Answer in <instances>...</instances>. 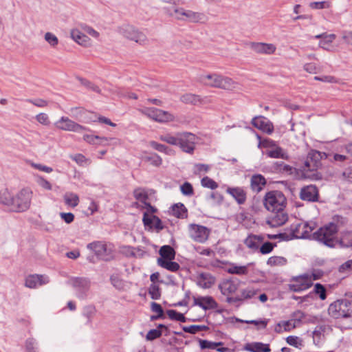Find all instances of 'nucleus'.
Masks as SVG:
<instances>
[{
	"label": "nucleus",
	"instance_id": "obj_1",
	"mask_svg": "<svg viewBox=\"0 0 352 352\" xmlns=\"http://www.w3.org/2000/svg\"><path fill=\"white\" fill-rule=\"evenodd\" d=\"M32 196L33 192L29 188H22L14 195L8 189H3L0 191V204L12 212H23L30 208Z\"/></svg>",
	"mask_w": 352,
	"mask_h": 352
},
{
	"label": "nucleus",
	"instance_id": "obj_2",
	"mask_svg": "<svg viewBox=\"0 0 352 352\" xmlns=\"http://www.w3.org/2000/svg\"><path fill=\"white\" fill-rule=\"evenodd\" d=\"M199 81L206 86L226 90L239 88L238 82L229 77L216 73L202 74L199 76Z\"/></svg>",
	"mask_w": 352,
	"mask_h": 352
},
{
	"label": "nucleus",
	"instance_id": "obj_3",
	"mask_svg": "<svg viewBox=\"0 0 352 352\" xmlns=\"http://www.w3.org/2000/svg\"><path fill=\"white\" fill-rule=\"evenodd\" d=\"M338 228L334 223H329L321 227L318 231L314 233V238L325 245L333 248L336 245V234Z\"/></svg>",
	"mask_w": 352,
	"mask_h": 352
},
{
	"label": "nucleus",
	"instance_id": "obj_4",
	"mask_svg": "<svg viewBox=\"0 0 352 352\" xmlns=\"http://www.w3.org/2000/svg\"><path fill=\"white\" fill-rule=\"evenodd\" d=\"M265 208L270 212L284 210L287 200L280 191L273 190L265 194L263 200Z\"/></svg>",
	"mask_w": 352,
	"mask_h": 352
},
{
	"label": "nucleus",
	"instance_id": "obj_5",
	"mask_svg": "<svg viewBox=\"0 0 352 352\" xmlns=\"http://www.w3.org/2000/svg\"><path fill=\"white\" fill-rule=\"evenodd\" d=\"M328 312L334 318L352 317V301L336 300L329 305Z\"/></svg>",
	"mask_w": 352,
	"mask_h": 352
},
{
	"label": "nucleus",
	"instance_id": "obj_6",
	"mask_svg": "<svg viewBox=\"0 0 352 352\" xmlns=\"http://www.w3.org/2000/svg\"><path fill=\"white\" fill-rule=\"evenodd\" d=\"M139 111L148 118L160 123L172 122L175 120V116L168 111L154 107H144L140 109Z\"/></svg>",
	"mask_w": 352,
	"mask_h": 352
},
{
	"label": "nucleus",
	"instance_id": "obj_7",
	"mask_svg": "<svg viewBox=\"0 0 352 352\" xmlns=\"http://www.w3.org/2000/svg\"><path fill=\"white\" fill-rule=\"evenodd\" d=\"M316 228V223L314 221L293 224L291 226L292 237L297 239L309 238Z\"/></svg>",
	"mask_w": 352,
	"mask_h": 352
},
{
	"label": "nucleus",
	"instance_id": "obj_8",
	"mask_svg": "<svg viewBox=\"0 0 352 352\" xmlns=\"http://www.w3.org/2000/svg\"><path fill=\"white\" fill-rule=\"evenodd\" d=\"M68 284L76 291V295L78 298L83 299L90 288V281L82 277H72L68 280Z\"/></svg>",
	"mask_w": 352,
	"mask_h": 352
},
{
	"label": "nucleus",
	"instance_id": "obj_9",
	"mask_svg": "<svg viewBox=\"0 0 352 352\" xmlns=\"http://www.w3.org/2000/svg\"><path fill=\"white\" fill-rule=\"evenodd\" d=\"M121 34L126 38L133 41L140 45H146L148 40L143 32L130 25H125L120 29Z\"/></svg>",
	"mask_w": 352,
	"mask_h": 352
},
{
	"label": "nucleus",
	"instance_id": "obj_10",
	"mask_svg": "<svg viewBox=\"0 0 352 352\" xmlns=\"http://www.w3.org/2000/svg\"><path fill=\"white\" fill-rule=\"evenodd\" d=\"M198 138L188 132L179 133L178 146L185 153H192Z\"/></svg>",
	"mask_w": 352,
	"mask_h": 352
},
{
	"label": "nucleus",
	"instance_id": "obj_11",
	"mask_svg": "<svg viewBox=\"0 0 352 352\" xmlns=\"http://www.w3.org/2000/svg\"><path fill=\"white\" fill-rule=\"evenodd\" d=\"M188 232L193 241L201 243L207 241L210 234V230L206 227L197 224L189 225Z\"/></svg>",
	"mask_w": 352,
	"mask_h": 352
},
{
	"label": "nucleus",
	"instance_id": "obj_12",
	"mask_svg": "<svg viewBox=\"0 0 352 352\" xmlns=\"http://www.w3.org/2000/svg\"><path fill=\"white\" fill-rule=\"evenodd\" d=\"M54 124L58 129L67 131L80 133L87 129L86 127L65 116L61 117Z\"/></svg>",
	"mask_w": 352,
	"mask_h": 352
},
{
	"label": "nucleus",
	"instance_id": "obj_13",
	"mask_svg": "<svg viewBox=\"0 0 352 352\" xmlns=\"http://www.w3.org/2000/svg\"><path fill=\"white\" fill-rule=\"evenodd\" d=\"M195 306H198L202 308L203 310L207 311L217 308L218 304L212 296H198L193 297V305L188 310L190 314L193 311Z\"/></svg>",
	"mask_w": 352,
	"mask_h": 352
},
{
	"label": "nucleus",
	"instance_id": "obj_14",
	"mask_svg": "<svg viewBox=\"0 0 352 352\" xmlns=\"http://www.w3.org/2000/svg\"><path fill=\"white\" fill-rule=\"evenodd\" d=\"M87 248L94 252L96 255L104 260L109 259L111 254V250L109 249L105 243L101 241H96L89 243Z\"/></svg>",
	"mask_w": 352,
	"mask_h": 352
},
{
	"label": "nucleus",
	"instance_id": "obj_15",
	"mask_svg": "<svg viewBox=\"0 0 352 352\" xmlns=\"http://www.w3.org/2000/svg\"><path fill=\"white\" fill-rule=\"evenodd\" d=\"M251 123L254 127L267 134H271L274 131L273 124L264 116L254 117Z\"/></svg>",
	"mask_w": 352,
	"mask_h": 352
},
{
	"label": "nucleus",
	"instance_id": "obj_16",
	"mask_svg": "<svg viewBox=\"0 0 352 352\" xmlns=\"http://www.w3.org/2000/svg\"><path fill=\"white\" fill-rule=\"evenodd\" d=\"M49 282V278L45 275L32 274L25 278V286L30 289H34L38 286L47 284Z\"/></svg>",
	"mask_w": 352,
	"mask_h": 352
},
{
	"label": "nucleus",
	"instance_id": "obj_17",
	"mask_svg": "<svg viewBox=\"0 0 352 352\" xmlns=\"http://www.w3.org/2000/svg\"><path fill=\"white\" fill-rule=\"evenodd\" d=\"M274 214L267 220V223L271 228H276L283 226L288 220V215L282 210L280 211L272 212Z\"/></svg>",
	"mask_w": 352,
	"mask_h": 352
},
{
	"label": "nucleus",
	"instance_id": "obj_18",
	"mask_svg": "<svg viewBox=\"0 0 352 352\" xmlns=\"http://www.w3.org/2000/svg\"><path fill=\"white\" fill-rule=\"evenodd\" d=\"M316 38H320V41L318 43L320 47L322 48L324 50L329 52H333L335 50V47L332 45L333 41L336 38V35L334 34H327L323 33L321 34H318L315 36Z\"/></svg>",
	"mask_w": 352,
	"mask_h": 352
},
{
	"label": "nucleus",
	"instance_id": "obj_19",
	"mask_svg": "<svg viewBox=\"0 0 352 352\" xmlns=\"http://www.w3.org/2000/svg\"><path fill=\"white\" fill-rule=\"evenodd\" d=\"M219 288L223 295L229 296L237 290L238 283L232 280H225L219 285ZM232 300V298L228 297V302H230Z\"/></svg>",
	"mask_w": 352,
	"mask_h": 352
},
{
	"label": "nucleus",
	"instance_id": "obj_20",
	"mask_svg": "<svg viewBox=\"0 0 352 352\" xmlns=\"http://www.w3.org/2000/svg\"><path fill=\"white\" fill-rule=\"evenodd\" d=\"M312 284L311 276L306 274L296 278L291 285V288L295 292H300L309 288Z\"/></svg>",
	"mask_w": 352,
	"mask_h": 352
},
{
	"label": "nucleus",
	"instance_id": "obj_21",
	"mask_svg": "<svg viewBox=\"0 0 352 352\" xmlns=\"http://www.w3.org/2000/svg\"><path fill=\"white\" fill-rule=\"evenodd\" d=\"M71 38L78 45L83 47H91L92 45L91 40L86 35L82 30L73 29L70 32Z\"/></svg>",
	"mask_w": 352,
	"mask_h": 352
},
{
	"label": "nucleus",
	"instance_id": "obj_22",
	"mask_svg": "<svg viewBox=\"0 0 352 352\" xmlns=\"http://www.w3.org/2000/svg\"><path fill=\"white\" fill-rule=\"evenodd\" d=\"M300 197L305 201H316L318 199V190L314 185L305 186L300 190Z\"/></svg>",
	"mask_w": 352,
	"mask_h": 352
},
{
	"label": "nucleus",
	"instance_id": "obj_23",
	"mask_svg": "<svg viewBox=\"0 0 352 352\" xmlns=\"http://www.w3.org/2000/svg\"><path fill=\"white\" fill-rule=\"evenodd\" d=\"M251 49L258 54L271 55L276 52V47L272 43H252Z\"/></svg>",
	"mask_w": 352,
	"mask_h": 352
},
{
	"label": "nucleus",
	"instance_id": "obj_24",
	"mask_svg": "<svg viewBox=\"0 0 352 352\" xmlns=\"http://www.w3.org/2000/svg\"><path fill=\"white\" fill-rule=\"evenodd\" d=\"M207 19V16L204 13L185 10L182 21L192 23H205Z\"/></svg>",
	"mask_w": 352,
	"mask_h": 352
},
{
	"label": "nucleus",
	"instance_id": "obj_25",
	"mask_svg": "<svg viewBox=\"0 0 352 352\" xmlns=\"http://www.w3.org/2000/svg\"><path fill=\"white\" fill-rule=\"evenodd\" d=\"M226 192L231 195L238 204H242L246 200V193L241 187H228Z\"/></svg>",
	"mask_w": 352,
	"mask_h": 352
},
{
	"label": "nucleus",
	"instance_id": "obj_26",
	"mask_svg": "<svg viewBox=\"0 0 352 352\" xmlns=\"http://www.w3.org/2000/svg\"><path fill=\"white\" fill-rule=\"evenodd\" d=\"M215 282V278L208 273H201L197 278V285L203 289L210 288Z\"/></svg>",
	"mask_w": 352,
	"mask_h": 352
},
{
	"label": "nucleus",
	"instance_id": "obj_27",
	"mask_svg": "<svg viewBox=\"0 0 352 352\" xmlns=\"http://www.w3.org/2000/svg\"><path fill=\"white\" fill-rule=\"evenodd\" d=\"M244 350L250 352H270L271 349L268 344L258 342L247 343L243 346Z\"/></svg>",
	"mask_w": 352,
	"mask_h": 352
},
{
	"label": "nucleus",
	"instance_id": "obj_28",
	"mask_svg": "<svg viewBox=\"0 0 352 352\" xmlns=\"http://www.w3.org/2000/svg\"><path fill=\"white\" fill-rule=\"evenodd\" d=\"M143 161L150 163L151 165L158 167L162 164V157L157 153H143L141 155Z\"/></svg>",
	"mask_w": 352,
	"mask_h": 352
},
{
	"label": "nucleus",
	"instance_id": "obj_29",
	"mask_svg": "<svg viewBox=\"0 0 352 352\" xmlns=\"http://www.w3.org/2000/svg\"><path fill=\"white\" fill-rule=\"evenodd\" d=\"M265 184L266 180L261 175H255L251 178V188L254 191H261Z\"/></svg>",
	"mask_w": 352,
	"mask_h": 352
},
{
	"label": "nucleus",
	"instance_id": "obj_30",
	"mask_svg": "<svg viewBox=\"0 0 352 352\" xmlns=\"http://www.w3.org/2000/svg\"><path fill=\"white\" fill-rule=\"evenodd\" d=\"M300 320L296 318H291L287 320H282L277 324V327L283 330H292L299 327Z\"/></svg>",
	"mask_w": 352,
	"mask_h": 352
},
{
	"label": "nucleus",
	"instance_id": "obj_31",
	"mask_svg": "<svg viewBox=\"0 0 352 352\" xmlns=\"http://www.w3.org/2000/svg\"><path fill=\"white\" fill-rule=\"evenodd\" d=\"M159 139L164 142L168 144H170L172 146H178L179 144V133H165L160 135L159 136Z\"/></svg>",
	"mask_w": 352,
	"mask_h": 352
},
{
	"label": "nucleus",
	"instance_id": "obj_32",
	"mask_svg": "<svg viewBox=\"0 0 352 352\" xmlns=\"http://www.w3.org/2000/svg\"><path fill=\"white\" fill-rule=\"evenodd\" d=\"M180 100L184 103L194 105H197L202 102L201 98L199 96L192 94H185L181 96Z\"/></svg>",
	"mask_w": 352,
	"mask_h": 352
},
{
	"label": "nucleus",
	"instance_id": "obj_33",
	"mask_svg": "<svg viewBox=\"0 0 352 352\" xmlns=\"http://www.w3.org/2000/svg\"><path fill=\"white\" fill-rule=\"evenodd\" d=\"M157 263L160 266L170 272H177L179 269V265L176 262L172 261V260L158 258Z\"/></svg>",
	"mask_w": 352,
	"mask_h": 352
},
{
	"label": "nucleus",
	"instance_id": "obj_34",
	"mask_svg": "<svg viewBox=\"0 0 352 352\" xmlns=\"http://www.w3.org/2000/svg\"><path fill=\"white\" fill-rule=\"evenodd\" d=\"M63 199L65 204L72 208L77 206L80 201L78 195L72 192H66Z\"/></svg>",
	"mask_w": 352,
	"mask_h": 352
},
{
	"label": "nucleus",
	"instance_id": "obj_35",
	"mask_svg": "<svg viewBox=\"0 0 352 352\" xmlns=\"http://www.w3.org/2000/svg\"><path fill=\"white\" fill-rule=\"evenodd\" d=\"M120 144V140L116 138H106L98 135L96 142V146H116Z\"/></svg>",
	"mask_w": 352,
	"mask_h": 352
},
{
	"label": "nucleus",
	"instance_id": "obj_36",
	"mask_svg": "<svg viewBox=\"0 0 352 352\" xmlns=\"http://www.w3.org/2000/svg\"><path fill=\"white\" fill-rule=\"evenodd\" d=\"M267 156L272 158L287 159V154L279 146H275L272 149L267 152Z\"/></svg>",
	"mask_w": 352,
	"mask_h": 352
},
{
	"label": "nucleus",
	"instance_id": "obj_37",
	"mask_svg": "<svg viewBox=\"0 0 352 352\" xmlns=\"http://www.w3.org/2000/svg\"><path fill=\"white\" fill-rule=\"evenodd\" d=\"M160 254L162 258L165 260H173L175 258V252L173 248L169 245H164L160 250Z\"/></svg>",
	"mask_w": 352,
	"mask_h": 352
},
{
	"label": "nucleus",
	"instance_id": "obj_38",
	"mask_svg": "<svg viewBox=\"0 0 352 352\" xmlns=\"http://www.w3.org/2000/svg\"><path fill=\"white\" fill-rule=\"evenodd\" d=\"M287 261L283 256H273L268 258L267 264L271 267H282L287 264Z\"/></svg>",
	"mask_w": 352,
	"mask_h": 352
},
{
	"label": "nucleus",
	"instance_id": "obj_39",
	"mask_svg": "<svg viewBox=\"0 0 352 352\" xmlns=\"http://www.w3.org/2000/svg\"><path fill=\"white\" fill-rule=\"evenodd\" d=\"M244 243L248 248L256 250L261 243V239L255 235H250L245 239Z\"/></svg>",
	"mask_w": 352,
	"mask_h": 352
},
{
	"label": "nucleus",
	"instance_id": "obj_40",
	"mask_svg": "<svg viewBox=\"0 0 352 352\" xmlns=\"http://www.w3.org/2000/svg\"><path fill=\"white\" fill-rule=\"evenodd\" d=\"M227 272L232 274L243 275L248 273V265H231Z\"/></svg>",
	"mask_w": 352,
	"mask_h": 352
},
{
	"label": "nucleus",
	"instance_id": "obj_41",
	"mask_svg": "<svg viewBox=\"0 0 352 352\" xmlns=\"http://www.w3.org/2000/svg\"><path fill=\"white\" fill-rule=\"evenodd\" d=\"M286 342L290 346H294L297 349H301L304 344L302 340L295 336H289L286 338Z\"/></svg>",
	"mask_w": 352,
	"mask_h": 352
},
{
	"label": "nucleus",
	"instance_id": "obj_42",
	"mask_svg": "<svg viewBox=\"0 0 352 352\" xmlns=\"http://www.w3.org/2000/svg\"><path fill=\"white\" fill-rule=\"evenodd\" d=\"M44 39L53 48H56L59 43L58 37L50 32L45 34Z\"/></svg>",
	"mask_w": 352,
	"mask_h": 352
},
{
	"label": "nucleus",
	"instance_id": "obj_43",
	"mask_svg": "<svg viewBox=\"0 0 352 352\" xmlns=\"http://www.w3.org/2000/svg\"><path fill=\"white\" fill-rule=\"evenodd\" d=\"M201 184L204 188H207L211 190H215L219 186L218 184L214 180L208 176L201 179Z\"/></svg>",
	"mask_w": 352,
	"mask_h": 352
},
{
	"label": "nucleus",
	"instance_id": "obj_44",
	"mask_svg": "<svg viewBox=\"0 0 352 352\" xmlns=\"http://www.w3.org/2000/svg\"><path fill=\"white\" fill-rule=\"evenodd\" d=\"M35 181L36 184L43 189L47 190H51L52 186L50 182L45 179L44 177L40 175L35 176Z\"/></svg>",
	"mask_w": 352,
	"mask_h": 352
},
{
	"label": "nucleus",
	"instance_id": "obj_45",
	"mask_svg": "<svg viewBox=\"0 0 352 352\" xmlns=\"http://www.w3.org/2000/svg\"><path fill=\"white\" fill-rule=\"evenodd\" d=\"M340 243L342 247L352 248V232L343 234Z\"/></svg>",
	"mask_w": 352,
	"mask_h": 352
},
{
	"label": "nucleus",
	"instance_id": "obj_46",
	"mask_svg": "<svg viewBox=\"0 0 352 352\" xmlns=\"http://www.w3.org/2000/svg\"><path fill=\"white\" fill-rule=\"evenodd\" d=\"M148 294L152 299H159L161 296L159 285L157 284H151L148 289Z\"/></svg>",
	"mask_w": 352,
	"mask_h": 352
},
{
	"label": "nucleus",
	"instance_id": "obj_47",
	"mask_svg": "<svg viewBox=\"0 0 352 352\" xmlns=\"http://www.w3.org/2000/svg\"><path fill=\"white\" fill-rule=\"evenodd\" d=\"M309 6L311 9L320 10L324 8H329L330 7V3L329 1H314L309 4Z\"/></svg>",
	"mask_w": 352,
	"mask_h": 352
},
{
	"label": "nucleus",
	"instance_id": "obj_48",
	"mask_svg": "<svg viewBox=\"0 0 352 352\" xmlns=\"http://www.w3.org/2000/svg\"><path fill=\"white\" fill-rule=\"evenodd\" d=\"M314 291L316 294H318L319 296L320 300H324L326 299V289L320 283H316L314 285Z\"/></svg>",
	"mask_w": 352,
	"mask_h": 352
},
{
	"label": "nucleus",
	"instance_id": "obj_49",
	"mask_svg": "<svg viewBox=\"0 0 352 352\" xmlns=\"http://www.w3.org/2000/svg\"><path fill=\"white\" fill-rule=\"evenodd\" d=\"M185 10L182 8H175L173 10H170L169 14L178 19V20H182L184 18V14Z\"/></svg>",
	"mask_w": 352,
	"mask_h": 352
},
{
	"label": "nucleus",
	"instance_id": "obj_50",
	"mask_svg": "<svg viewBox=\"0 0 352 352\" xmlns=\"http://www.w3.org/2000/svg\"><path fill=\"white\" fill-rule=\"evenodd\" d=\"M72 159L80 166L90 164V161L82 154H76L72 156Z\"/></svg>",
	"mask_w": 352,
	"mask_h": 352
},
{
	"label": "nucleus",
	"instance_id": "obj_51",
	"mask_svg": "<svg viewBox=\"0 0 352 352\" xmlns=\"http://www.w3.org/2000/svg\"><path fill=\"white\" fill-rule=\"evenodd\" d=\"M81 29L85 33H86V34H88L94 38L97 39L100 36V33L90 26L85 25H82Z\"/></svg>",
	"mask_w": 352,
	"mask_h": 352
},
{
	"label": "nucleus",
	"instance_id": "obj_52",
	"mask_svg": "<svg viewBox=\"0 0 352 352\" xmlns=\"http://www.w3.org/2000/svg\"><path fill=\"white\" fill-rule=\"evenodd\" d=\"M303 69L309 74H317L320 72V67L314 63H305L303 65Z\"/></svg>",
	"mask_w": 352,
	"mask_h": 352
},
{
	"label": "nucleus",
	"instance_id": "obj_53",
	"mask_svg": "<svg viewBox=\"0 0 352 352\" xmlns=\"http://www.w3.org/2000/svg\"><path fill=\"white\" fill-rule=\"evenodd\" d=\"M258 138L261 140L259 136H258ZM275 146H276L275 142L270 139L260 140L258 144V147L267 148L270 149H272Z\"/></svg>",
	"mask_w": 352,
	"mask_h": 352
},
{
	"label": "nucleus",
	"instance_id": "obj_54",
	"mask_svg": "<svg viewBox=\"0 0 352 352\" xmlns=\"http://www.w3.org/2000/svg\"><path fill=\"white\" fill-rule=\"evenodd\" d=\"M185 208L183 204H176L173 207V212L177 217H182L185 214Z\"/></svg>",
	"mask_w": 352,
	"mask_h": 352
},
{
	"label": "nucleus",
	"instance_id": "obj_55",
	"mask_svg": "<svg viewBox=\"0 0 352 352\" xmlns=\"http://www.w3.org/2000/svg\"><path fill=\"white\" fill-rule=\"evenodd\" d=\"M210 167L208 164H197L194 167V172L195 174H201L202 173H208Z\"/></svg>",
	"mask_w": 352,
	"mask_h": 352
},
{
	"label": "nucleus",
	"instance_id": "obj_56",
	"mask_svg": "<svg viewBox=\"0 0 352 352\" xmlns=\"http://www.w3.org/2000/svg\"><path fill=\"white\" fill-rule=\"evenodd\" d=\"M199 344L201 349H214L217 346L221 345V342H212L208 340H200Z\"/></svg>",
	"mask_w": 352,
	"mask_h": 352
},
{
	"label": "nucleus",
	"instance_id": "obj_57",
	"mask_svg": "<svg viewBox=\"0 0 352 352\" xmlns=\"http://www.w3.org/2000/svg\"><path fill=\"white\" fill-rule=\"evenodd\" d=\"M36 120L40 124L44 126H48L50 124V120L48 116L45 113H41L36 116Z\"/></svg>",
	"mask_w": 352,
	"mask_h": 352
},
{
	"label": "nucleus",
	"instance_id": "obj_58",
	"mask_svg": "<svg viewBox=\"0 0 352 352\" xmlns=\"http://www.w3.org/2000/svg\"><path fill=\"white\" fill-rule=\"evenodd\" d=\"M180 190L184 195L190 196L193 194V188L192 185L188 182H185L180 186Z\"/></svg>",
	"mask_w": 352,
	"mask_h": 352
},
{
	"label": "nucleus",
	"instance_id": "obj_59",
	"mask_svg": "<svg viewBox=\"0 0 352 352\" xmlns=\"http://www.w3.org/2000/svg\"><path fill=\"white\" fill-rule=\"evenodd\" d=\"M30 166L35 169H37L40 171H43V172L47 173H50L53 171L52 168L43 165L41 164L31 162Z\"/></svg>",
	"mask_w": 352,
	"mask_h": 352
},
{
	"label": "nucleus",
	"instance_id": "obj_60",
	"mask_svg": "<svg viewBox=\"0 0 352 352\" xmlns=\"http://www.w3.org/2000/svg\"><path fill=\"white\" fill-rule=\"evenodd\" d=\"M167 314L171 319H174L177 321H184V316L182 314H180L175 310H168L167 311Z\"/></svg>",
	"mask_w": 352,
	"mask_h": 352
},
{
	"label": "nucleus",
	"instance_id": "obj_61",
	"mask_svg": "<svg viewBox=\"0 0 352 352\" xmlns=\"http://www.w3.org/2000/svg\"><path fill=\"white\" fill-rule=\"evenodd\" d=\"M314 80L327 83L338 82V80L334 76H315Z\"/></svg>",
	"mask_w": 352,
	"mask_h": 352
},
{
	"label": "nucleus",
	"instance_id": "obj_62",
	"mask_svg": "<svg viewBox=\"0 0 352 352\" xmlns=\"http://www.w3.org/2000/svg\"><path fill=\"white\" fill-rule=\"evenodd\" d=\"M143 221L145 226H149L151 227H153V222H157L160 223V220L159 218L155 216L148 217L146 215V214H144V215Z\"/></svg>",
	"mask_w": 352,
	"mask_h": 352
},
{
	"label": "nucleus",
	"instance_id": "obj_63",
	"mask_svg": "<svg viewBox=\"0 0 352 352\" xmlns=\"http://www.w3.org/2000/svg\"><path fill=\"white\" fill-rule=\"evenodd\" d=\"M256 294V290L253 287H248L242 291V297L245 298H250Z\"/></svg>",
	"mask_w": 352,
	"mask_h": 352
},
{
	"label": "nucleus",
	"instance_id": "obj_64",
	"mask_svg": "<svg viewBox=\"0 0 352 352\" xmlns=\"http://www.w3.org/2000/svg\"><path fill=\"white\" fill-rule=\"evenodd\" d=\"M96 310L95 307L88 305L84 308L83 314L87 318H91L96 314Z\"/></svg>",
	"mask_w": 352,
	"mask_h": 352
}]
</instances>
